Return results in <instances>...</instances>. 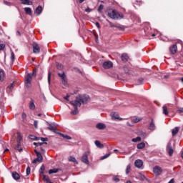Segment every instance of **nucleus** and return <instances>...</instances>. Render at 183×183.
<instances>
[{"instance_id": "55", "label": "nucleus", "mask_w": 183, "mask_h": 183, "mask_svg": "<svg viewBox=\"0 0 183 183\" xmlns=\"http://www.w3.org/2000/svg\"><path fill=\"white\" fill-rule=\"evenodd\" d=\"M34 125L35 128H38V121L35 120L34 122Z\"/></svg>"}, {"instance_id": "41", "label": "nucleus", "mask_w": 183, "mask_h": 183, "mask_svg": "<svg viewBox=\"0 0 183 183\" xmlns=\"http://www.w3.org/2000/svg\"><path fill=\"white\" fill-rule=\"evenodd\" d=\"M11 59L12 62H14V61H15V54H14V51H11Z\"/></svg>"}, {"instance_id": "33", "label": "nucleus", "mask_w": 183, "mask_h": 183, "mask_svg": "<svg viewBox=\"0 0 183 183\" xmlns=\"http://www.w3.org/2000/svg\"><path fill=\"white\" fill-rule=\"evenodd\" d=\"M56 68L57 69L62 71L64 69V65H62L61 63H56Z\"/></svg>"}, {"instance_id": "4", "label": "nucleus", "mask_w": 183, "mask_h": 183, "mask_svg": "<svg viewBox=\"0 0 183 183\" xmlns=\"http://www.w3.org/2000/svg\"><path fill=\"white\" fill-rule=\"evenodd\" d=\"M31 82H32V75L29 74L25 77V85L26 88H31Z\"/></svg>"}, {"instance_id": "47", "label": "nucleus", "mask_w": 183, "mask_h": 183, "mask_svg": "<svg viewBox=\"0 0 183 183\" xmlns=\"http://www.w3.org/2000/svg\"><path fill=\"white\" fill-rule=\"evenodd\" d=\"M40 139H41V141H42V142H47V141H48V138L47 137H45V138L40 137Z\"/></svg>"}, {"instance_id": "6", "label": "nucleus", "mask_w": 183, "mask_h": 183, "mask_svg": "<svg viewBox=\"0 0 183 183\" xmlns=\"http://www.w3.org/2000/svg\"><path fill=\"white\" fill-rule=\"evenodd\" d=\"M88 157H89V152H86L81 157V161L86 165H89V160H88Z\"/></svg>"}, {"instance_id": "26", "label": "nucleus", "mask_w": 183, "mask_h": 183, "mask_svg": "<svg viewBox=\"0 0 183 183\" xmlns=\"http://www.w3.org/2000/svg\"><path fill=\"white\" fill-rule=\"evenodd\" d=\"M23 5H32V1L29 0H21Z\"/></svg>"}, {"instance_id": "38", "label": "nucleus", "mask_w": 183, "mask_h": 183, "mask_svg": "<svg viewBox=\"0 0 183 183\" xmlns=\"http://www.w3.org/2000/svg\"><path fill=\"white\" fill-rule=\"evenodd\" d=\"M78 114V107H74V110L71 112V115H76Z\"/></svg>"}, {"instance_id": "10", "label": "nucleus", "mask_w": 183, "mask_h": 183, "mask_svg": "<svg viewBox=\"0 0 183 183\" xmlns=\"http://www.w3.org/2000/svg\"><path fill=\"white\" fill-rule=\"evenodd\" d=\"M41 51V48L39 47V45L36 43H33V52L34 54H39Z\"/></svg>"}, {"instance_id": "29", "label": "nucleus", "mask_w": 183, "mask_h": 183, "mask_svg": "<svg viewBox=\"0 0 183 183\" xmlns=\"http://www.w3.org/2000/svg\"><path fill=\"white\" fill-rule=\"evenodd\" d=\"M43 181H44V182L49 183L51 181V179H49V177L43 174Z\"/></svg>"}, {"instance_id": "18", "label": "nucleus", "mask_w": 183, "mask_h": 183, "mask_svg": "<svg viewBox=\"0 0 183 183\" xmlns=\"http://www.w3.org/2000/svg\"><path fill=\"white\" fill-rule=\"evenodd\" d=\"M79 97H80V99H81L82 104H86V102L89 99V97H88V96H83V97L79 96Z\"/></svg>"}, {"instance_id": "13", "label": "nucleus", "mask_w": 183, "mask_h": 183, "mask_svg": "<svg viewBox=\"0 0 183 183\" xmlns=\"http://www.w3.org/2000/svg\"><path fill=\"white\" fill-rule=\"evenodd\" d=\"M134 165L136 168H142V165H144V162H142L141 159H137L135 161Z\"/></svg>"}, {"instance_id": "1", "label": "nucleus", "mask_w": 183, "mask_h": 183, "mask_svg": "<svg viewBox=\"0 0 183 183\" xmlns=\"http://www.w3.org/2000/svg\"><path fill=\"white\" fill-rule=\"evenodd\" d=\"M107 12L108 17L111 18L112 19H122V18H124V14L115 9H107Z\"/></svg>"}, {"instance_id": "50", "label": "nucleus", "mask_w": 183, "mask_h": 183, "mask_svg": "<svg viewBox=\"0 0 183 183\" xmlns=\"http://www.w3.org/2000/svg\"><path fill=\"white\" fill-rule=\"evenodd\" d=\"M108 22H109V25L110 28H114V27H115V25H114V24H113L112 22H111V21H108Z\"/></svg>"}, {"instance_id": "15", "label": "nucleus", "mask_w": 183, "mask_h": 183, "mask_svg": "<svg viewBox=\"0 0 183 183\" xmlns=\"http://www.w3.org/2000/svg\"><path fill=\"white\" fill-rule=\"evenodd\" d=\"M111 117L112 119H119L122 121V118H119V114L117 112L111 113Z\"/></svg>"}, {"instance_id": "56", "label": "nucleus", "mask_w": 183, "mask_h": 183, "mask_svg": "<svg viewBox=\"0 0 183 183\" xmlns=\"http://www.w3.org/2000/svg\"><path fill=\"white\" fill-rule=\"evenodd\" d=\"M96 26L99 29L101 28V26L99 25V22L95 23Z\"/></svg>"}, {"instance_id": "14", "label": "nucleus", "mask_w": 183, "mask_h": 183, "mask_svg": "<svg viewBox=\"0 0 183 183\" xmlns=\"http://www.w3.org/2000/svg\"><path fill=\"white\" fill-rule=\"evenodd\" d=\"M48 129H49V131H51L52 132H54V134H59V130L55 128V127H54L52 124L49 125Z\"/></svg>"}, {"instance_id": "11", "label": "nucleus", "mask_w": 183, "mask_h": 183, "mask_svg": "<svg viewBox=\"0 0 183 183\" xmlns=\"http://www.w3.org/2000/svg\"><path fill=\"white\" fill-rule=\"evenodd\" d=\"M167 151L170 157H172L174 154V149H172V145L171 143H168L167 146Z\"/></svg>"}, {"instance_id": "28", "label": "nucleus", "mask_w": 183, "mask_h": 183, "mask_svg": "<svg viewBox=\"0 0 183 183\" xmlns=\"http://www.w3.org/2000/svg\"><path fill=\"white\" fill-rule=\"evenodd\" d=\"M69 162H74V164H78V161H76V159L72 156L69 157Z\"/></svg>"}, {"instance_id": "3", "label": "nucleus", "mask_w": 183, "mask_h": 183, "mask_svg": "<svg viewBox=\"0 0 183 183\" xmlns=\"http://www.w3.org/2000/svg\"><path fill=\"white\" fill-rule=\"evenodd\" d=\"M34 152L37 157L34 161L33 164H36V162H42V160L44 159V157H42V154L41 152H38V150L35 149Z\"/></svg>"}, {"instance_id": "34", "label": "nucleus", "mask_w": 183, "mask_h": 183, "mask_svg": "<svg viewBox=\"0 0 183 183\" xmlns=\"http://www.w3.org/2000/svg\"><path fill=\"white\" fill-rule=\"evenodd\" d=\"M59 134L61 135V137H62V138H64L65 139H72V138L66 134H64L62 133H59Z\"/></svg>"}, {"instance_id": "35", "label": "nucleus", "mask_w": 183, "mask_h": 183, "mask_svg": "<svg viewBox=\"0 0 183 183\" xmlns=\"http://www.w3.org/2000/svg\"><path fill=\"white\" fill-rule=\"evenodd\" d=\"M163 114L164 115H168V107H167V105H164L163 107Z\"/></svg>"}, {"instance_id": "5", "label": "nucleus", "mask_w": 183, "mask_h": 183, "mask_svg": "<svg viewBox=\"0 0 183 183\" xmlns=\"http://www.w3.org/2000/svg\"><path fill=\"white\" fill-rule=\"evenodd\" d=\"M70 103L71 104V105H74V107L78 108V107H81V104L82 103L81 100V97H77L75 99L74 102L71 101L70 102Z\"/></svg>"}, {"instance_id": "62", "label": "nucleus", "mask_w": 183, "mask_h": 183, "mask_svg": "<svg viewBox=\"0 0 183 183\" xmlns=\"http://www.w3.org/2000/svg\"><path fill=\"white\" fill-rule=\"evenodd\" d=\"M174 179H172L168 183H174Z\"/></svg>"}, {"instance_id": "24", "label": "nucleus", "mask_w": 183, "mask_h": 183, "mask_svg": "<svg viewBox=\"0 0 183 183\" xmlns=\"http://www.w3.org/2000/svg\"><path fill=\"white\" fill-rule=\"evenodd\" d=\"M122 61H123V62H127V61H128V59H129V57H128V54H123L122 55Z\"/></svg>"}, {"instance_id": "7", "label": "nucleus", "mask_w": 183, "mask_h": 183, "mask_svg": "<svg viewBox=\"0 0 183 183\" xmlns=\"http://www.w3.org/2000/svg\"><path fill=\"white\" fill-rule=\"evenodd\" d=\"M102 66L105 69H109V68H112V66H114V64L111 61H107L103 62Z\"/></svg>"}, {"instance_id": "37", "label": "nucleus", "mask_w": 183, "mask_h": 183, "mask_svg": "<svg viewBox=\"0 0 183 183\" xmlns=\"http://www.w3.org/2000/svg\"><path fill=\"white\" fill-rule=\"evenodd\" d=\"M17 135V142L18 144H21V141H22V136H21L20 133H18Z\"/></svg>"}, {"instance_id": "57", "label": "nucleus", "mask_w": 183, "mask_h": 183, "mask_svg": "<svg viewBox=\"0 0 183 183\" xmlns=\"http://www.w3.org/2000/svg\"><path fill=\"white\" fill-rule=\"evenodd\" d=\"M40 149H41V154H45V149H44V148L40 147Z\"/></svg>"}, {"instance_id": "42", "label": "nucleus", "mask_w": 183, "mask_h": 183, "mask_svg": "<svg viewBox=\"0 0 183 183\" xmlns=\"http://www.w3.org/2000/svg\"><path fill=\"white\" fill-rule=\"evenodd\" d=\"M102 9H104V5L100 4L98 8V12H102Z\"/></svg>"}, {"instance_id": "23", "label": "nucleus", "mask_w": 183, "mask_h": 183, "mask_svg": "<svg viewBox=\"0 0 183 183\" xmlns=\"http://www.w3.org/2000/svg\"><path fill=\"white\" fill-rule=\"evenodd\" d=\"M94 144L96 145V147H97V148H104V144H101V142L98 141V140H96L94 142Z\"/></svg>"}, {"instance_id": "17", "label": "nucleus", "mask_w": 183, "mask_h": 183, "mask_svg": "<svg viewBox=\"0 0 183 183\" xmlns=\"http://www.w3.org/2000/svg\"><path fill=\"white\" fill-rule=\"evenodd\" d=\"M96 128L100 130L105 129V128H107V125L104 123H99L96 125Z\"/></svg>"}, {"instance_id": "32", "label": "nucleus", "mask_w": 183, "mask_h": 183, "mask_svg": "<svg viewBox=\"0 0 183 183\" xmlns=\"http://www.w3.org/2000/svg\"><path fill=\"white\" fill-rule=\"evenodd\" d=\"M44 144H45L46 145L48 144L47 142H34V145H35V147H42V145H44Z\"/></svg>"}, {"instance_id": "59", "label": "nucleus", "mask_w": 183, "mask_h": 183, "mask_svg": "<svg viewBox=\"0 0 183 183\" xmlns=\"http://www.w3.org/2000/svg\"><path fill=\"white\" fill-rule=\"evenodd\" d=\"M69 97L70 96L69 94H67L66 97H64V99H66V101H68V98H69Z\"/></svg>"}, {"instance_id": "25", "label": "nucleus", "mask_w": 183, "mask_h": 183, "mask_svg": "<svg viewBox=\"0 0 183 183\" xmlns=\"http://www.w3.org/2000/svg\"><path fill=\"white\" fill-rule=\"evenodd\" d=\"M5 78V71L3 69H0V80L4 81Z\"/></svg>"}, {"instance_id": "36", "label": "nucleus", "mask_w": 183, "mask_h": 183, "mask_svg": "<svg viewBox=\"0 0 183 183\" xmlns=\"http://www.w3.org/2000/svg\"><path fill=\"white\" fill-rule=\"evenodd\" d=\"M58 171H59V169H50L49 170V174H56V172H58Z\"/></svg>"}, {"instance_id": "46", "label": "nucleus", "mask_w": 183, "mask_h": 183, "mask_svg": "<svg viewBox=\"0 0 183 183\" xmlns=\"http://www.w3.org/2000/svg\"><path fill=\"white\" fill-rule=\"evenodd\" d=\"M15 84V81H13L9 86L10 91H12L14 89V84Z\"/></svg>"}, {"instance_id": "21", "label": "nucleus", "mask_w": 183, "mask_h": 183, "mask_svg": "<svg viewBox=\"0 0 183 183\" xmlns=\"http://www.w3.org/2000/svg\"><path fill=\"white\" fill-rule=\"evenodd\" d=\"M179 132V127H175L172 130V137H175Z\"/></svg>"}, {"instance_id": "20", "label": "nucleus", "mask_w": 183, "mask_h": 183, "mask_svg": "<svg viewBox=\"0 0 183 183\" xmlns=\"http://www.w3.org/2000/svg\"><path fill=\"white\" fill-rule=\"evenodd\" d=\"M132 122H134V124H138V122H139L140 121H142V118L135 117H133V118L132 119Z\"/></svg>"}, {"instance_id": "19", "label": "nucleus", "mask_w": 183, "mask_h": 183, "mask_svg": "<svg viewBox=\"0 0 183 183\" xmlns=\"http://www.w3.org/2000/svg\"><path fill=\"white\" fill-rule=\"evenodd\" d=\"M24 11L26 12V15L32 16V9L30 7H25Z\"/></svg>"}, {"instance_id": "40", "label": "nucleus", "mask_w": 183, "mask_h": 183, "mask_svg": "<svg viewBox=\"0 0 183 183\" xmlns=\"http://www.w3.org/2000/svg\"><path fill=\"white\" fill-rule=\"evenodd\" d=\"M130 171H131V165L129 164V165H127V169H126L127 175H128V174H129Z\"/></svg>"}, {"instance_id": "53", "label": "nucleus", "mask_w": 183, "mask_h": 183, "mask_svg": "<svg viewBox=\"0 0 183 183\" xmlns=\"http://www.w3.org/2000/svg\"><path fill=\"white\" fill-rule=\"evenodd\" d=\"M48 82L49 84L51 82V72H49L48 74Z\"/></svg>"}, {"instance_id": "45", "label": "nucleus", "mask_w": 183, "mask_h": 183, "mask_svg": "<svg viewBox=\"0 0 183 183\" xmlns=\"http://www.w3.org/2000/svg\"><path fill=\"white\" fill-rule=\"evenodd\" d=\"M26 172V175H29V174H31V167H27Z\"/></svg>"}, {"instance_id": "8", "label": "nucleus", "mask_w": 183, "mask_h": 183, "mask_svg": "<svg viewBox=\"0 0 183 183\" xmlns=\"http://www.w3.org/2000/svg\"><path fill=\"white\" fill-rule=\"evenodd\" d=\"M153 172L155 175H161L162 174V168L159 166H156L153 168Z\"/></svg>"}, {"instance_id": "22", "label": "nucleus", "mask_w": 183, "mask_h": 183, "mask_svg": "<svg viewBox=\"0 0 183 183\" xmlns=\"http://www.w3.org/2000/svg\"><path fill=\"white\" fill-rule=\"evenodd\" d=\"M35 12L37 15H41V14H42V6H37Z\"/></svg>"}, {"instance_id": "58", "label": "nucleus", "mask_w": 183, "mask_h": 183, "mask_svg": "<svg viewBox=\"0 0 183 183\" xmlns=\"http://www.w3.org/2000/svg\"><path fill=\"white\" fill-rule=\"evenodd\" d=\"M22 118L23 119H25V118H26V114L25 113H22Z\"/></svg>"}, {"instance_id": "2", "label": "nucleus", "mask_w": 183, "mask_h": 183, "mask_svg": "<svg viewBox=\"0 0 183 183\" xmlns=\"http://www.w3.org/2000/svg\"><path fill=\"white\" fill-rule=\"evenodd\" d=\"M58 76L61 78V84L64 86H68V79L66 75H65V72L58 73Z\"/></svg>"}, {"instance_id": "49", "label": "nucleus", "mask_w": 183, "mask_h": 183, "mask_svg": "<svg viewBox=\"0 0 183 183\" xmlns=\"http://www.w3.org/2000/svg\"><path fill=\"white\" fill-rule=\"evenodd\" d=\"M4 5H7V6H11V2L4 1Z\"/></svg>"}, {"instance_id": "52", "label": "nucleus", "mask_w": 183, "mask_h": 183, "mask_svg": "<svg viewBox=\"0 0 183 183\" xmlns=\"http://www.w3.org/2000/svg\"><path fill=\"white\" fill-rule=\"evenodd\" d=\"M29 138L30 139H33V141H35V139L36 138V137H35L34 135H29Z\"/></svg>"}, {"instance_id": "39", "label": "nucleus", "mask_w": 183, "mask_h": 183, "mask_svg": "<svg viewBox=\"0 0 183 183\" xmlns=\"http://www.w3.org/2000/svg\"><path fill=\"white\" fill-rule=\"evenodd\" d=\"M132 142H141V137H137L134 139H132Z\"/></svg>"}, {"instance_id": "30", "label": "nucleus", "mask_w": 183, "mask_h": 183, "mask_svg": "<svg viewBox=\"0 0 183 183\" xmlns=\"http://www.w3.org/2000/svg\"><path fill=\"white\" fill-rule=\"evenodd\" d=\"M29 109L31 110L35 109V104L34 103V100H31L29 104Z\"/></svg>"}, {"instance_id": "9", "label": "nucleus", "mask_w": 183, "mask_h": 183, "mask_svg": "<svg viewBox=\"0 0 183 183\" xmlns=\"http://www.w3.org/2000/svg\"><path fill=\"white\" fill-rule=\"evenodd\" d=\"M148 129L152 132H154L155 129H157V126H155V122L154 121V119H151Z\"/></svg>"}, {"instance_id": "54", "label": "nucleus", "mask_w": 183, "mask_h": 183, "mask_svg": "<svg viewBox=\"0 0 183 183\" xmlns=\"http://www.w3.org/2000/svg\"><path fill=\"white\" fill-rule=\"evenodd\" d=\"M114 181H115V182H119V178L117 177H114L113 178Z\"/></svg>"}, {"instance_id": "44", "label": "nucleus", "mask_w": 183, "mask_h": 183, "mask_svg": "<svg viewBox=\"0 0 183 183\" xmlns=\"http://www.w3.org/2000/svg\"><path fill=\"white\" fill-rule=\"evenodd\" d=\"M45 170V167L44 165H42L40 168V174H44V171Z\"/></svg>"}, {"instance_id": "43", "label": "nucleus", "mask_w": 183, "mask_h": 183, "mask_svg": "<svg viewBox=\"0 0 183 183\" xmlns=\"http://www.w3.org/2000/svg\"><path fill=\"white\" fill-rule=\"evenodd\" d=\"M5 44H0V51H4L5 49Z\"/></svg>"}, {"instance_id": "61", "label": "nucleus", "mask_w": 183, "mask_h": 183, "mask_svg": "<svg viewBox=\"0 0 183 183\" xmlns=\"http://www.w3.org/2000/svg\"><path fill=\"white\" fill-rule=\"evenodd\" d=\"M139 81L140 84H142V82L144 81V79H139Z\"/></svg>"}, {"instance_id": "48", "label": "nucleus", "mask_w": 183, "mask_h": 183, "mask_svg": "<svg viewBox=\"0 0 183 183\" xmlns=\"http://www.w3.org/2000/svg\"><path fill=\"white\" fill-rule=\"evenodd\" d=\"M111 154H106L104 156L102 157V159H106V158H108Z\"/></svg>"}, {"instance_id": "16", "label": "nucleus", "mask_w": 183, "mask_h": 183, "mask_svg": "<svg viewBox=\"0 0 183 183\" xmlns=\"http://www.w3.org/2000/svg\"><path fill=\"white\" fill-rule=\"evenodd\" d=\"M11 175H12V177L15 179V181H18L19 179H21V176L16 172H13Z\"/></svg>"}, {"instance_id": "60", "label": "nucleus", "mask_w": 183, "mask_h": 183, "mask_svg": "<svg viewBox=\"0 0 183 183\" xmlns=\"http://www.w3.org/2000/svg\"><path fill=\"white\" fill-rule=\"evenodd\" d=\"M178 112L180 113H183V108L179 109Z\"/></svg>"}, {"instance_id": "31", "label": "nucleus", "mask_w": 183, "mask_h": 183, "mask_svg": "<svg viewBox=\"0 0 183 183\" xmlns=\"http://www.w3.org/2000/svg\"><path fill=\"white\" fill-rule=\"evenodd\" d=\"M143 148H145V143L142 142L137 144V149H143Z\"/></svg>"}, {"instance_id": "12", "label": "nucleus", "mask_w": 183, "mask_h": 183, "mask_svg": "<svg viewBox=\"0 0 183 183\" xmlns=\"http://www.w3.org/2000/svg\"><path fill=\"white\" fill-rule=\"evenodd\" d=\"M177 50L178 48L177 47V44H173L172 46L169 47V52L172 55H175V54H177Z\"/></svg>"}, {"instance_id": "64", "label": "nucleus", "mask_w": 183, "mask_h": 183, "mask_svg": "<svg viewBox=\"0 0 183 183\" xmlns=\"http://www.w3.org/2000/svg\"><path fill=\"white\" fill-rule=\"evenodd\" d=\"M16 34H17V35H19V36H20V35H21V32L17 31V32H16Z\"/></svg>"}, {"instance_id": "27", "label": "nucleus", "mask_w": 183, "mask_h": 183, "mask_svg": "<svg viewBox=\"0 0 183 183\" xmlns=\"http://www.w3.org/2000/svg\"><path fill=\"white\" fill-rule=\"evenodd\" d=\"M15 149H16V151H19V152H22L23 149L22 147L21 146V143H18L17 145H16Z\"/></svg>"}, {"instance_id": "63", "label": "nucleus", "mask_w": 183, "mask_h": 183, "mask_svg": "<svg viewBox=\"0 0 183 183\" xmlns=\"http://www.w3.org/2000/svg\"><path fill=\"white\" fill-rule=\"evenodd\" d=\"M39 139H41V137H36L34 141H39Z\"/></svg>"}, {"instance_id": "51", "label": "nucleus", "mask_w": 183, "mask_h": 183, "mask_svg": "<svg viewBox=\"0 0 183 183\" xmlns=\"http://www.w3.org/2000/svg\"><path fill=\"white\" fill-rule=\"evenodd\" d=\"M92 9H90L89 7H87L86 9H85V12H92Z\"/></svg>"}]
</instances>
